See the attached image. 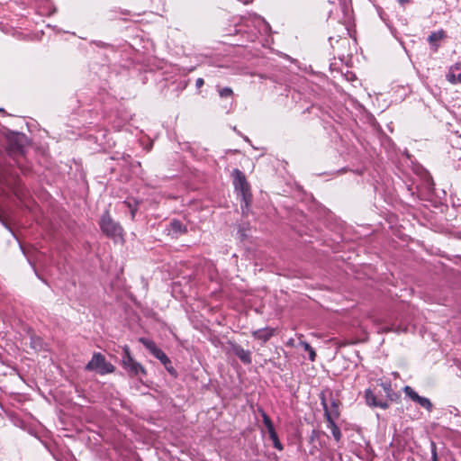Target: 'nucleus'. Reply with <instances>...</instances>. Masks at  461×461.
Segmentation results:
<instances>
[{
  "label": "nucleus",
  "instance_id": "obj_1",
  "mask_svg": "<svg viewBox=\"0 0 461 461\" xmlns=\"http://www.w3.org/2000/svg\"><path fill=\"white\" fill-rule=\"evenodd\" d=\"M99 226L102 232L108 238L114 241L123 240V229L121 224L115 221L110 215L108 211H105L102 215Z\"/></svg>",
  "mask_w": 461,
  "mask_h": 461
},
{
  "label": "nucleus",
  "instance_id": "obj_2",
  "mask_svg": "<svg viewBox=\"0 0 461 461\" xmlns=\"http://www.w3.org/2000/svg\"><path fill=\"white\" fill-rule=\"evenodd\" d=\"M122 365L131 376L145 375L146 370L143 366L137 362L131 356L129 346L122 348Z\"/></svg>",
  "mask_w": 461,
  "mask_h": 461
},
{
  "label": "nucleus",
  "instance_id": "obj_3",
  "mask_svg": "<svg viewBox=\"0 0 461 461\" xmlns=\"http://www.w3.org/2000/svg\"><path fill=\"white\" fill-rule=\"evenodd\" d=\"M233 185L240 202H249L251 198L250 186L244 173L239 169L232 171Z\"/></svg>",
  "mask_w": 461,
  "mask_h": 461
},
{
  "label": "nucleus",
  "instance_id": "obj_4",
  "mask_svg": "<svg viewBox=\"0 0 461 461\" xmlns=\"http://www.w3.org/2000/svg\"><path fill=\"white\" fill-rule=\"evenodd\" d=\"M85 368L87 371H95L102 375L111 374L115 369L113 365L107 362L104 356L99 352L94 353Z\"/></svg>",
  "mask_w": 461,
  "mask_h": 461
},
{
  "label": "nucleus",
  "instance_id": "obj_5",
  "mask_svg": "<svg viewBox=\"0 0 461 461\" xmlns=\"http://www.w3.org/2000/svg\"><path fill=\"white\" fill-rule=\"evenodd\" d=\"M366 402L370 407H377L385 410L389 407L388 400L378 397L371 389L365 391Z\"/></svg>",
  "mask_w": 461,
  "mask_h": 461
},
{
  "label": "nucleus",
  "instance_id": "obj_6",
  "mask_svg": "<svg viewBox=\"0 0 461 461\" xmlns=\"http://www.w3.org/2000/svg\"><path fill=\"white\" fill-rule=\"evenodd\" d=\"M403 392L410 399H411L413 402L419 403L421 407L426 409L429 411H432L433 405L429 399L420 396L411 386L406 385L403 388Z\"/></svg>",
  "mask_w": 461,
  "mask_h": 461
},
{
  "label": "nucleus",
  "instance_id": "obj_7",
  "mask_svg": "<svg viewBox=\"0 0 461 461\" xmlns=\"http://www.w3.org/2000/svg\"><path fill=\"white\" fill-rule=\"evenodd\" d=\"M231 352L240 358V360L245 364L249 365L252 362L251 353L249 350L244 349L240 345L231 343L230 344Z\"/></svg>",
  "mask_w": 461,
  "mask_h": 461
},
{
  "label": "nucleus",
  "instance_id": "obj_8",
  "mask_svg": "<svg viewBox=\"0 0 461 461\" xmlns=\"http://www.w3.org/2000/svg\"><path fill=\"white\" fill-rule=\"evenodd\" d=\"M445 38L446 32L443 30L431 32L428 37V41L429 43L430 49L434 52H437L439 48L438 42Z\"/></svg>",
  "mask_w": 461,
  "mask_h": 461
},
{
  "label": "nucleus",
  "instance_id": "obj_9",
  "mask_svg": "<svg viewBox=\"0 0 461 461\" xmlns=\"http://www.w3.org/2000/svg\"><path fill=\"white\" fill-rule=\"evenodd\" d=\"M275 330L273 328L266 327L252 331V337L255 339L261 340L262 342L268 341L274 335Z\"/></svg>",
  "mask_w": 461,
  "mask_h": 461
},
{
  "label": "nucleus",
  "instance_id": "obj_10",
  "mask_svg": "<svg viewBox=\"0 0 461 461\" xmlns=\"http://www.w3.org/2000/svg\"><path fill=\"white\" fill-rule=\"evenodd\" d=\"M169 231L172 235H179L186 232V227L178 220H173L169 224Z\"/></svg>",
  "mask_w": 461,
  "mask_h": 461
},
{
  "label": "nucleus",
  "instance_id": "obj_11",
  "mask_svg": "<svg viewBox=\"0 0 461 461\" xmlns=\"http://www.w3.org/2000/svg\"><path fill=\"white\" fill-rule=\"evenodd\" d=\"M139 341L154 356L160 350L159 348L157 347L156 343L146 338H140Z\"/></svg>",
  "mask_w": 461,
  "mask_h": 461
},
{
  "label": "nucleus",
  "instance_id": "obj_12",
  "mask_svg": "<svg viewBox=\"0 0 461 461\" xmlns=\"http://www.w3.org/2000/svg\"><path fill=\"white\" fill-rule=\"evenodd\" d=\"M339 402L331 397L330 399V407H327L328 415L335 418H339Z\"/></svg>",
  "mask_w": 461,
  "mask_h": 461
},
{
  "label": "nucleus",
  "instance_id": "obj_13",
  "mask_svg": "<svg viewBox=\"0 0 461 461\" xmlns=\"http://www.w3.org/2000/svg\"><path fill=\"white\" fill-rule=\"evenodd\" d=\"M418 174L420 175L421 179L423 180L424 184L429 187L432 185V178L428 171H426L422 167H419Z\"/></svg>",
  "mask_w": 461,
  "mask_h": 461
},
{
  "label": "nucleus",
  "instance_id": "obj_14",
  "mask_svg": "<svg viewBox=\"0 0 461 461\" xmlns=\"http://www.w3.org/2000/svg\"><path fill=\"white\" fill-rule=\"evenodd\" d=\"M300 345L303 348L309 353V359L311 361H314L316 357L315 350L311 347V345L306 341H301Z\"/></svg>",
  "mask_w": 461,
  "mask_h": 461
},
{
  "label": "nucleus",
  "instance_id": "obj_15",
  "mask_svg": "<svg viewBox=\"0 0 461 461\" xmlns=\"http://www.w3.org/2000/svg\"><path fill=\"white\" fill-rule=\"evenodd\" d=\"M269 438H271V440L273 441V445L274 447L277 449V450H283L284 447L282 445V443L280 442L279 438H278V436L276 432V430H273V431H270L269 433Z\"/></svg>",
  "mask_w": 461,
  "mask_h": 461
},
{
  "label": "nucleus",
  "instance_id": "obj_16",
  "mask_svg": "<svg viewBox=\"0 0 461 461\" xmlns=\"http://www.w3.org/2000/svg\"><path fill=\"white\" fill-rule=\"evenodd\" d=\"M261 415H262V419H263V423L267 427V432L269 433L270 431L275 430L273 422H272L271 419L269 418V416L264 411H261Z\"/></svg>",
  "mask_w": 461,
  "mask_h": 461
},
{
  "label": "nucleus",
  "instance_id": "obj_17",
  "mask_svg": "<svg viewBox=\"0 0 461 461\" xmlns=\"http://www.w3.org/2000/svg\"><path fill=\"white\" fill-rule=\"evenodd\" d=\"M447 79L451 84L461 83V73L456 75L451 68L449 72L447 74Z\"/></svg>",
  "mask_w": 461,
  "mask_h": 461
},
{
  "label": "nucleus",
  "instance_id": "obj_18",
  "mask_svg": "<svg viewBox=\"0 0 461 461\" xmlns=\"http://www.w3.org/2000/svg\"><path fill=\"white\" fill-rule=\"evenodd\" d=\"M156 358H158L164 366H170V359L169 357L160 349L158 352H157L156 355H154Z\"/></svg>",
  "mask_w": 461,
  "mask_h": 461
},
{
  "label": "nucleus",
  "instance_id": "obj_19",
  "mask_svg": "<svg viewBox=\"0 0 461 461\" xmlns=\"http://www.w3.org/2000/svg\"><path fill=\"white\" fill-rule=\"evenodd\" d=\"M218 93L221 98H228V97H230L233 95L232 89L228 86L222 87V88H218Z\"/></svg>",
  "mask_w": 461,
  "mask_h": 461
},
{
  "label": "nucleus",
  "instance_id": "obj_20",
  "mask_svg": "<svg viewBox=\"0 0 461 461\" xmlns=\"http://www.w3.org/2000/svg\"><path fill=\"white\" fill-rule=\"evenodd\" d=\"M381 387L383 388V390L384 391V393H386V396L387 397H391L392 393H393V389H392V384H391V382H382L380 384Z\"/></svg>",
  "mask_w": 461,
  "mask_h": 461
},
{
  "label": "nucleus",
  "instance_id": "obj_21",
  "mask_svg": "<svg viewBox=\"0 0 461 461\" xmlns=\"http://www.w3.org/2000/svg\"><path fill=\"white\" fill-rule=\"evenodd\" d=\"M324 417L327 420V427L330 429H332L333 428L337 427L338 425L336 424L335 422V417H331L330 415H328V412L326 411V413L324 414Z\"/></svg>",
  "mask_w": 461,
  "mask_h": 461
},
{
  "label": "nucleus",
  "instance_id": "obj_22",
  "mask_svg": "<svg viewBox=\"0 0 461 461\" xmlns=\"http://www.w3.org/2000/svg\"><path fill=\"white\" fill-rule=\"evenodd\" d=\"M330 431H331V434H332L334 439L337 442H339L342 438V433L340 431V429L337 426V427L333 428L332 429H330Z\"/></svg>",
  "mask_w": 461,
  "mask_h": 461
},
{
  "label": "nucleus",
  "instance_id": "obj_23",
  "mask_svg": "<svg viewBox=\"0 0 461 461\" xmlns=\"http://www.w3.org/2000/svg\"><path fill=\"white\" fill-rule=\"evenodd\" d=\"M430 447H431V460L430 461H438V460L437 447H436L435 442L431 441Z\"/></svg>",
  "mask_w": 461,
  "mask_h": 461
},
{
  "label": "nucleus",
  "instance_id": "obj_24",
  "mask_svg": "<svg viewBox=\"0 0 461 461\" xmlns=\"http://www.w3.org/2000/svg\"><path fill=\"white\" fill-rule=\"evenodd\" d=\"M320 400H321V404L323 408L324 414H325L327 407H328V403H327V399H326L325 393L323 392L320 393Z\"/></svg>",
  "mask_w": 461,
  "mask_h": 461
},
{
  "label": "nucleus",
  "instance_id": "obj_25",
  "mask_svg": "<svg viewBox=\"0 0 461 461\" xmlns=\"http://www.w3.org/2000/svg\"><path fill=\"white\" fill-rule=\"evenodd\" d=\"M137 204L138 203H128L129 209L131 211V219L135 216V212L137 211Z\"/></svg>",
  "mask_w": 461,
  "mask_h": 461
},
{
  "label": "nucleus",
  "instance_id": "obj_26",
  "mask_svg": "<svg viewBox=\"0 0 461 461\" xmlns=\"http://www.w3.org/2000/svg\"><path fill=\"white\" fill-rule=\"evenodd\" d=\"M203 84H204V81L203 78L199 77L196 79L195 86L197 88L202 87L203 86Z\"/></svg>",
  "mask_w": 461,
  "mask_h": 461
},
{
  "label": "nucleus",
  "instance_id": "obj_27",
  "mask_svg": "<svg viewBox=\"0 0 461 461\" xmlns=\"http://www.w3.org/2000/svg\"><path fill=\"white\" fill-rule=\"evenodd\" d=\"M166 369L172 375H176V370L174 369V367L172 366V363L170 362V366H165Z\"/></svg>",
  "mask_w": 461,
  "mask_h": 461
},
{
  "label": "nucleus",
  "instance_id": "obj_28",
  "mask_svg": "<svg viewBox=\"0 0 461 461\" xmlns=\"http://www.w3.org/2000/svg\"><path fill=\"white\" fill-rule=\"evenodd\" d=\"M250 203H246L244 206H242V212L244 213L246 211L249 210V206Z\"/></svg>",
  "mask_w": 461,
  "mask_h": 461
},
{
  "label": "nucleus",
  "instance_id": "obj_29",
  "mask_svg": "<svg viewBox=\"0 0 461 461\" xmlns=\"http://www.w3.org/2000/svg\"><path fill=\"white\" fill-rule=\"evenodd\" d=\"M399 5L402 6H404L407 3H409V0H397Z\"/></svg>",
  "mask_w": 461,
  "mask_h": 461
},
{
  "label": "nucleus",
  "instance_id": "obj_30",
  "mask_svg": "<svg viewBox=\"0 0 461 461\" xmlns=\"http://www.w3.org/2000/svg\"><path fill=\"white\" fill-rule=\"evenodd\" d=\"M32 341L33 343H35V345L33 346V348H36V343L39 344V346H41V339H32Z\"/></svg>",
  "mask_w": 461,
  "mask_h": 461
},
{
  "label": "nucleus",
  "instance_id": "obj_31",
  "mask_svg": "<svg viewBox=\"0 0 461 461\" xmlns=\"http://www.w3.org/2000/svg\"><path fill=\"white\" fill-rule=\"evenodd\" d=\"M248 37L250 41H253L256 38V34H249Z\"/></svg>",
  "mask_w": 461,
  "mask_h": 461
},
{
  "label": "nucleus",
  "instance_id": "obj_32",
  "mask_svg": "<svg viewBox=\"0 0 461 461\" xmlns=\"http://www.w3.org/2000/svg\"><path fill=\"white\" fill-rule=\"evenodd\" d=\"M240 2L243 3L244 5H248L251 3L253 0H239Z\"/></svg>",
  "mask_w": 461,
  "mask_h": 461
},
{
  "label": "nucleus",
  "instance_id": "obj_33",
  "mask_svg": "<svg viewBox=\"0 0 461 461\" xmlns=\"http://www.w3.org/2000/svg\"><path fill=\"white\" fill-rule=\"evenodd\" d=\"M5 184L7 185H12V183L9 180H7V179H5Z\"/></svg>",
  "mask_w": 461,
  "mask_h": 461
}]
</instances>
